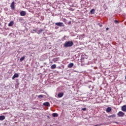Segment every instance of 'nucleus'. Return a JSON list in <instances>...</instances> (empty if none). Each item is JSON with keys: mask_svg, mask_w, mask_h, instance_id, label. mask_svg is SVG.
Here are the masks:
<instances>
[{"mask_svg": "<svg viewBox=\"0 0 126 126\" xmlns=\"http://www.w3.org/2000/svg\"><path fill=\"white\" fill-rule=\"evenodd\" d=\"M15 2L13 1L10 5V7L12 10H14V9H15Z\"/></svg>", "mask_w": 126, "mask_h": 126, "instance_id": "7ed1b4c3", "label": "nucleus"}, {"mask_svg": "<svg viewBox=\"0 0 126 126\" xmlns=\"http://www.w3.org/2000/svg\"><path fill=\"white\" fill-rule=\"evenodd\" d=\"M82 111H86V108H84L82 109Z\"/></svg>", "mask_w": 126, "mask_h": 126, "instance_id": "5701e85b", "label": "nucleus"}, {"mask_svg": "<svg viewBox=\"0 0 126 126\" xmlns=\"http://www.w3.org/2000/svg\"><path fill=\"white\" fill-rule=\"evenodd\" d=\"M21 16H25L26 15V12L25 11H22L20 12Z\"/></svg>", "mask_w": 126, "mask_h": 126, "instance_id": "39448f33", "label": "nucleus"}, {"mask_svg": "<svg viewBox=\"0 0 126 126\" xmlns=\"http://www.w3.org/2000/svg\"><path fill=\"white\" fill-rule=\"evenodd\" d=\"M43 106H46L47 107H50V103L49 102H46L43 103Z\"/></svg>", "mask_w": 126, "mask_h": 126, "instance_id": "0eeeda50", "label": "nucleus"}, {"mask_svg": "<svg viewBox=\"0 0 126 126\" xmlns=\"http://www.w3.org/2000/svg\"><path fill=\"white\" fill-rule=\"evenodd\" d=\"M115 23L117 24V23H119V21H118L117 20H115L114 21Z\"/></svg>", "mask_w": 126, "mask_h": 126, "instance_id": "4be33fe9", "label": "nucleus"}, {"mask_svg": "<svg viewBox=\"0 0 126 126\" xmlns=\"http://www.w3.org/2000/svg\"><path fill=\"white\" fill-rule=\"evenodd\" d=\"M90 13L91 14H94V13H95V9H92V10H91Z\"/></svg>", "mask_w": 126, "mask_h": 126, "instance_id": "2eb2a0df", "label": "nucleus"}, {"mask_svg": "<svg viewBox=\"0 0 126 126\" xmlns=\"http://www.w3.org/2000/svg\"><path fill=\"white\" fill-rule=\"evenodd\" d=\"M72 46H73V42L70 41L65 42L64 44V47H65V48L72 47Z\"/></svg>", "mask_w": 126, "mask_h": 126, "instance_id": "f257e3e1", "label": "nucleus"}, {"mask_svg": "<svg viewBox=\"0 0 126 126\" xmlns=\"http://www.w3.org/2000/svg\"><path fill=\"white\" fill-rule=\"evenodd\" d=\"M117 116H118V117L123 118V117H124V116H125V113L124 112H123L122 111H119L117 113Z\"/></svg>", "mask_w": 126, "mask_h": 126, "instance_id": "f03ea898", "label": "nucleus"}, {"mask_svg": "<svg viewBox=\"0 0 126 126\" xmlns=\"http://www.w3.org/2000/svg\"><path fill=\"white\" fill-rule=\"evenodd\" d=\"M73 65H74L73 63H69V64H68L67 67H68V68H71V67H72V66H73Z\"/></svg>", "mask_w": 126, "mask_h": 126, "instance_id": "6e6552de", "label": "nucleus"}, {"mask_svg": "<svg viewBox=\"0 0 126 126\" xmlns=\"http://www.w3.org/2000/svg\"><path fill=\"white\" fill-rule=\"evenodd\" d=\"M43 31H44V30H39L38 31V32H39L38 34H40V33H42V32H43Z\"/></svg>", "mask_w": 126, "mask_h": 126, "instance_id": "aec40b11", "label": "nucleus"}, {"mask_svg": "<svg viewBox=\"0 0 126 126\" xmlns=\"http://www.w3.org/2000/svg\"><path fill=\"white\" fill-rule=\"evenodd\" d=\"M24 60H25V56H23V57H21L20 59V62H23V61H24Z\"/></svg>", "mask_w": 126, "mask_h": 126, "instance_id": "dca6fc26", "label": "nucleus"}, {"mask_svg": "<svg viewBox=\"0 0 126 126\" xmlns=\"http://www.w3.org/2000/svg\"><path fill=\"white\" fill-rule=\"evenodd\" d=\"M18 76H19V75H18V74L17 73H15L13 77H12V79H14V78H16L17 77H18Z\"/></svg>", "mask_w": 126, "mask_h": 126, "instance_id": "1a4fd4ad", "label": "nucleus"}, {"mask_svg": "<svg viewBox=\"0 0 126 126\" xmlns=\"http://www.w3.org/2000/svg\"><path fill=\"white\" fill-rule=\"evenodd\" d=\"M55 25H57V26H60V27H62V26H63V23H55Z\"/></svg>", "mask_w": 126, "mask_h": 126, "instance_id": "20e7f679", "label": "nucleus"}, {"mask_svg": "<svg viewBox=\"0 0 126 126\" xmlns=\"http://www.w3.org/2000/svg\"><path fill=\"white\" fill-rule=\"evenodd\" d=\"M108 118H112V116H111V115H110V116H108Z\"/></svg>", "mask_w": 126, "mask_h": 126, "instance_id": "393cba45", "label": "nucleus"}, {"mask_svg": "<svg viewBox=\"0 0 126 126\" xmlns=\"http://www.w3.org/2000/svg\"><path fill=\"white\" fill-rule=\"evenodd\" d=\"M110 112H112V108L109 107L106 109V112L110 113Z\"/></svg>", "mask_w": 126, "mask_h": 126, "instance_id": "f8f14e48", "label": "nucleus"}, {"mask_svg": "<svg viewBox=\"0 0 126 126\" xmlns=\"http://www.w3.org/2000/svg\"><path fill=\"white\" fill-rule=\"evenodd\" d=\"M38 98H39V99H42V98H44V95L40 94L38 96Z\"/></svg>", "mask_w": 126, "mask_h": 126, "instance_id": "a211bd4d", "label": "nucleus"}, {"mask_svg": "<svg viewBox=\"0 0 126 126\" xmlns=\"http://www.w3.org/2000/svg\"><path fill=\"white\" fill-rule=\"evenodd\" d=\"M106 30H107V31L109 30V28H107L106 29Z\"/></svg>", "mask_w": 126, "mask_h": 126, "instance_id": "b1692460", "label": "nucleus"}, {"mask_svg": "<svg viewBox=\"0 0 126 126\" xmlns=\"http://www.w3.org/2000/svg\"><path fill=\"white\" fill-rule=\"evenodd\" d=\"M5 119V116L2 115L0 116V121H3V120Z\"/></svg>", "mask_w": 126, "mask_h": 126, "instance_id": "ddd939ff", "label": "nucleus"}, {"mask_svg": "<svg viewBox=\"0 0 126 126\" xmlns=\"http://www.w3.org/2000/svg\"><path fill=\"white\" fill-rule=\"evenodd\" d=\"M52 116L54 117V118H57L59 115H58V113H53Z\"/></svg>", "mask_w": 126, "mask_h": 126, "instance_id": "f3484780", "label": "nucleus"}, {"mask_svg": "<svg viewBox=\"0 0 126 126\" xmlns=\"http://www.w3.org/2000/svg\"><path fill=\"white\" fill-rule=\"evenodd\" d=\"M122 111L123 112H126V105H123L122 107Z\"/></svg>", "mask_w": 126, "mask_h": 126, "instance_id": "9b49d317", "label": "nucleus"}, {"mask_svg": "<svg viewBox=\"0 0 126 126\" xmlns=\"http://www.w3.org/2000/svg\"><path fill=\"white\" fill-rule=\"evenodd\" d=\"M59 58H56L53 59L54 62H57V61H59Z\"/></svg>", "mask_w": 126, "mask_h": 126, "instance_id": "6ab92c4d", "label": "nucleus"}, {"mask_svg": "<svg viewBox=\"0 0 126 126\" xmlns=\"http://www.w3.org/2000/svg\"><path fill=\"white\" fill-rule=\"evenodd\" d=\"M63 96V93H60L59 94H58V96L59 98H62Z\"/></svg>", "mask_w": 126, "mask_h": 126, "instance_id": "9d476101", "label": "nucleus"}, {"mask_svg": "<svg viewBox=\"0 0 126 126\" xmlns=\"http://www.w3.org/2000/svg\"><path fill=\"white\" fill-rule=\"evenodd\" d=\"M56 67H57V65H56V64H54L51 66V69H55Z\"/></svg>", "mask_w": 126, "mask_h": 126, "instance_id": "4468645a", "label": "nucleus"}, {"mask_svg": "<svg viewBox=\"0 0 126 126\" xmlns=\"http://www.w3.org/2000/svg\"><path fill=\"white\" fill-rule=\"evenodd\" d=\"M33 31L35 32H37V31H36V30H33Z\"/></svg>", "mask_w": 126, "mask_h": 126, "instance_id": "a878e982", "label": "nucleus"}, {"mask_svg": "<svg viewBox=\"0 0 126 126\" xmlns=\"http://www.w3.org/2000/svg\"><path fill=\"white\" fill-rule=\"evenodd\" d=\"M111 118H116V115L113 114L111 115Z\"/></svg>", "mask_w": 126, "mask_h": 126, "instance_id": "412c9836", "label": "nucleus"}, {"mask_svg": "<svg viewBox=\"0 0 126 126\" xmlns=\"http://www.w3.org/2000/svg\"><path fill=\"white\" fill-rule=\"evenodd\" d=\"M13 24H14V22L12 21L8 24V26H9V27H11V26H13Z\"/></svg>", "mask_w": 126, "mask_h": 126, "instance_id": "423d86ee", "label": "nucleus"}, {"mask_svg": "<svg viewBox=\"0 0 126 126\" xmlns=\"http://www.w3.org/2000/svg\"><path fill=\"white\" fill-rule=\"evenodd\" d=\"M125 79H126V75Z\"/></svg>", "mask_w": 126, "mask_h": 126, "instance_id": "bb28decb", "label": "nucleus"}]
</instances>
